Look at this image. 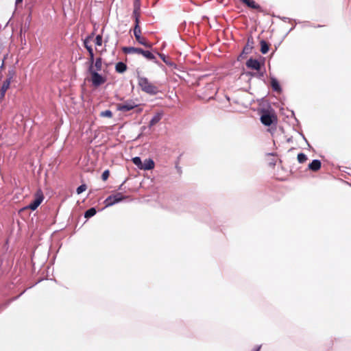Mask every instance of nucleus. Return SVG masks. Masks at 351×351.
Here are the masks:
<instances>
[{
    "label": "nucleus",
    "mask_w": 351,
    "mask_h": 351,
    "mask_svg": "<svg viewBox=\"0 0 351 351\" xmlns=\"http://www.w3.org/2000/svg\"><path fill=\"white\" fill-rule=\"evenodd\" d=\"M123 53H138L143 55L145 58L149 60H153L156 58L155 56L149 51H145L141 48H136L133 47H123L122 48Z\"/></svg>",
    "instance_id": "nucleus-3"
},
{
    "label": "nucleus",
    "mask_w": 351,
    "mask_h": 351,
    "mask_svg": "<svg viewBox=\"0 0 351 351\" xmlns=\"http://www.w3.org/2000/svg\"><path fill=\"white\" fill-rule=\"evenodd\" d=\"M261 346L256 347L253 351H259L261 349Z\"/></svg>",
    "instance_id": "nucleus-31"
},
{
    "label": "nucleus",
    "mask_w": 351,
    "mask_h": 351,
    "mask_svg": "<svg viewBox=\"0 0 351 351\" xmlns=\"http://www.w3.org/2000/svg\"><path fill=\"white\" fill-rule=\"evenodd\" d=\"M95 45L97 46H101L102 45V36L97 35L95 38Z\"/></svg>",
    "instance_id": "nucleus-26"
},
{
    "label": "nucleus",
    "mask_w": 351,
    "mask_h": 351,
    "mask_svg": "<svg viewBox=\"0 0 351 351\" xmlns=\"http://www.w3.org/2000/svg\"><path fill=\"white\" fill-rule=\"evenodd\" d=\"M86 188H87V187H86V184H82V185H80V186H78V187L77 188V190H76L77 193V194H80V193H82V192H84V191H85L86 190Z\"/></svg>",
    "instance_id": "nucleus-25"
},
{
    "label": "nucleus",
    "mask_w": 351,
    "mask_h": 351,
    "mask_svg": "<svg viewBox=\"0 0 351 351\" xmlns=\"http://www.w3.org/2000/svg\"><path fill=\"white\" fill-rule=\"evenodd\" d=\"M122 186H123V184H121L119 186V189H121Z\"/></svg>",
    "instance_id": "nucleus-33"
},
{
    "label": "nucleus",
    "mask_w": 351,
    "mask_h": 351,
    "mask_svg": "<svg viewBox=\"0 0 351 351\" xmlns=\"http://www.w3.org/2000/svg\"><path fill=\"white\" fill-rule=\"evenodd\" d=\"M261 121L263 125L270 126L273 123H276L277 117L274 112L263 110L261 116Z\"/></svg>",
    "instance_id": "nucleus-5"
},
{
    "label": "nucleus",
    "mask_w": 351,
    "mask_h": 351,
    "mask_svg": "<svg viewBox=\"0 0 351 351\" xmlns=\"http://www.w3.org/2000/svg\"><path fill=\"white\" fill-rule=\"evenodd\" d=\"M88 39L89 38H87L84 41V46L87 49L88 52H89V50H93L92 47L88 45Z\"/></svg>",
    "instance_id": "nucleus-28"
},
{
    "label": "nucleus",
    "mask_w": 351,
    "mask_h": 351,
    "mask_svg": "<svg viewBox=\"0 0 351 351\" xmlns=\"http://www.w3.org/2000/svg\"><path fill=\"white\" fill-rule=\"evenodd\" d=\"M242 3L247 5L248 8L262 11L261 7L257 4L254 0H239Z\"/></svg>",
    "instance_id": "nucleus-10"
},
{
    "label": "nucleus",
    "mask_w": 351,
    "mask_h": 351,
    "mask_svg": "<svg viewBox=\"0 0 351 351\" xmlns=\"http://www.w3.org/2000/svg\"><path fill=\"white\" fill-rule=\"evenodd\" d=\"M132 162L133 163L138 167V169H141V167H142V161H141V159L140 157H134L132 158Z\"/></svg>",
    "instance_id": "nucleus-21"
},
{
    "label": "nucleus",
    "mask_w": 351,
    "mask_h": 351,
    "mask_svg": "<svg viewBox=\"0 0 351 351\" xmlns=\"http://www.w3.org/2000/svg\"><path fill=\"white\" fill-rule=\"evenodd\" d=\"M89 71L91 74V82L95 87H98L106 82V78L102 77L96 71H93V66H90Z\"/></svg>",
    "instance_id": "nucleus-6"
},
{
    "label": "nucleus",
    "mask_w": 351,
    "mask_h": 351,
    "mask_svg": "<svg viewBox=\"0 0 351 351\" xmlns=\"http://www.w3.org/2000/svg\"><path fill=\"white\" fill-rule=\"evenodd\" d=\"M22 1H23V0H16V3L19 4V3H21Z\"/></svg>",
    "instance_id": "nucleus-32"
},
{
    "label": "nucleus",
    "mask_w": 351,
    "mask_h": 351,
    "mask_svg": "<svg viewBox=\"0 0 351 351\" xmlns=\"http://www.w3.org/2000/svg\"><path fill=\"white\" fill-rule=\"evenodd\" d=\"M137 82L141 90L149 95H156L160 92L159 88L146 77L138 75Z\"/></svg>",
    "instance_id": "nucleus-1"
},
{
    "label": "nucleus",
    "mask_w": 351,
    "mask_h": 351,
    "mask_svg": "<svg viewBox=\"0 0 351 351\" xmlns=\"http://www.w3.org/2000/svg\"><path fill=\"white\" fill-rule=\"evenodd\" d=\"M139 18L136 17L135 18V26L134 28V35L135 36V38L136 41L140 43L141 45H143V46L147 47V48H152V44L147 41V40L144 37H139V34H141V27L139 26Z\"/></svg>",
    "instance_id": "nucleus-4"
},
{
    "label": "nucleus",
    "mask_w": 351,
    "mask_h": 351,
    "mask_svg": "<svg viewBox=\"0 0 351 351\" xmlns=\"http://www.w3.org/2000/svg\"><path fill=\"white\" fill-rule=\"evenodd\" d=\"M271 86L273 90H274L276 91H280V90H281L280 86L278 82L276 79H271Z\"/></svg>",
    "instance_id": "nucleus-19"
},
{
    "label": "nucleus",
    "mask_w": 351,
    "mask_h": 351,
    "mask_svg": "<svg viewBox=\"0 0 351 351\" xmlns=\"http://www.w3.org/2000/svg\"><path fill=\"white\" fill-rule=\"evenodd\" d=\"M161 119H162V114L157 113L150 120L149 123V127L154 126V125L158 123L160 121Z\"/></svg>",
    "instance_id": "nucleus-16"
},
{
    "label": "nucleus",
    "mask_w": 351,
    "mask_h": 351,
    "mask_svg": "<svg viewBox=\"0 0 351 351\" xmlns=\"http://www.w3.org/2000/svg\"><path fill=\"white\" fill-rule=\"evenodd\" d=\"M10 82H11L10 78L7 79L5 81L3 82V85L1 88V90H0L2 97H4L6 90L9 88L10 85Z\"/></svg>",
    "instance_id": "nucleus-17"
},
{
    "label": "nucleus",
    "mask_w": 351,
    "mask_h": 351,
    "mask_svg": "<svg viewBox=\"0 0 351 351\" xmlns=\"http://www.w3.org/2000/svg\"><path fill=\"white\" fill-rule=\"evenodd\" d=\"M43 199L44 196L43 192L40 190H38L35 194L34 199L32 201L31 204H29L27 208L32 210H35L42 203Z\"/></svg>",
    "instance_id": "nucleus-9"
},
{
    "label": "nucleus",
    "mask_w": 351,
    "mask_h": 351,
    "mask_svg": "<svg viewBox=\"0 0 351 351\" xmlns=\"http://www.w3.org/2000/svg\"><path fill=\"white\" fill-rule=\"evenodd\" d=\"M261 51L262 53L265 54L268 52L269 45L264 40H261Z\"/></svg>",
    "instance_id": "nucleus-18"
},
{
    "label": "nucleus",
    "mask_w": 351,
    "mask_h": 351,
    "mask_svg": "<svg viewBox=\"0 0 351 351\" xmlns=\"http://www.w3.org/2000/svg\"><path fill=\"white\" fill-rule=\"evenodd\" d=\"M115 70L119 73H124L127 70V66L125 63L119 62L116 64Z\"/></svg>",
    "instance_id": "nucleus-15"
},
{
    "label": "nucleus",
    "mask_w": 351,
    "mask_h": 351,
    "mask_svg": "<svg viewBox=\"0 0 351 351\" xmlns=\"http://www.w3.org/2000/svg\"><path fill=\"white\" fill-rule=\"evenodd\" d=\"M122 186H123V184H121L119 186V189H121Z\"/></svg>",
    "instance_id": "nucleus-35"
},
{
    "label": "nucleus",
    "mask_w": 351,
    "mask_h": 351,
    "mask_svg": "<svg viewBox=\"0 0 351 351\" xmlns=\"http://www.w3.org/2000/svg\"><path fill=\"white\" fill-rule=\"evenodd\" d=\"M128 198V196L124 195L121 193H116L115 194L108 196L105 200V204L106 206H110Z\"/></svg>",
    "instance_id": "nucleus-7"
},
{
    "label": "nucleus",
    "mask_w": 351,
    "mask_h": 351,
    "mask_svg": "<svg viewBox=\"0 0 351 351\" xmlns=\"http://www.w3.org/2000/svg\"><path fill=\"white\" fill-rule=\"evenodd\" d=\"M110 176V171L109 170H105L102 175H101V179L104 180V181H106L108 180V177Z\"/></svg>",
    "instance_id": "nucleus-27"
},
{
    "label": "nucleus",
    "mask_w": 351,
    "mask_h": 351,
    "mask_svg": "<svg viewBox=\"0 0 351 351\" xmlns=\"http://www.w3.org/2000/svg\"><path fill=\"white\" fill-rule=\"evenodd\" d=\"M198 92L197 95L200 99L209 101L214 99L217 93V88L214 83H208Z\"/></svg>",
    "instance_id": "nucleus-2"
},
{
    "label": "nucleus",
    "mask_w": 351,
    "mask_h": 351,
    "mask_svg": "<svg viewBox=\"0 0 351 351\" xmlns=\"http://www.w3.org/2000/svg\"><path fill=\"white\" fill-rule=\"evenodd\" d=\"M140 8L138 6L135 5L134 11H133V15L134 16L139 18L140 13H139Z\"/></svg>",
    "instance_id": "nucleus-29"
},
{
    "label": "nucleus",
    "mask_w": 351,
    "mask_h": 351,
    "mask_svg": "<svg viewBox=\"0 0 351 351\" xmlns=\"http://www.w3.org/2000/svg\"><path fill=\"white\" fill-rule=\"evenodd\" d=\"M122 186H123V184H121L119 186V189H121Z\"/></svg>",
    "instance_id": "nucleus-34"
},
{
    "label": "nucleus",
    "mask_w": 351,
    "mask_h": 351,
    "mask_svg": "<svg viewBox=\"0 0 351 351\" xmlns=\"http://www.w3.org/2000/svg\"><path fill=\"white\" fill-rule=\"evenodd\" d=\"M116 106L117 110L125 112L134 109L137 105L132 100H127L123 103L117 104Z\"/></svg>",
    "instance_id": "nucleus-8"
},
{
    "label": "nucleus",
    "mask_w": 351,
    "mask_h": 351,
    "mask_svg": "<svg viewBox=\"0 0 351 351\" xmlns=\"http://www.w3.org/2000/svg\"><path fill=\"white\" fill-rule=\"evenodd\" d=\"M298 160L300 163H304L307 160V156L304 153H300L298 154Z\"/></svg>",
    "instance_id": "nucleus-22"
},
{
    "label": "nucleus",
    "mask_w": 351,
    "mask_h": 351,
    "mask_svg": "<svg viewBox=\"0 0 351 351\" xmlns=\"http://www.w3.org/2000/svg\"><path fill=\"white\" fill-rule=\"evenodd\" d=\"M101 66H102V62L101 58H98L96 59V61L95 62V67L96 69V71H99L101 70Z\"/></svg>",
    "instance_id": "nucleus-23"
},
{
    "label": "nucleus",
    "mask_w": 351,
    "mask_h": 351,
    "mask_svg": "<svg viewBox=\"0 0 351 351\" xmlns=\"http://www.w3.org/2000/svg\"><path fill=\"white\" fill-rule=\"evenodd\" d=\"M246 66L248 68L254 69L256 71H259L261 69L260 62L255 59L250 58L246 62Z\"/></svg>",
    "instance_id": "nucleus-11"
},
{
    "label": "nucleus",
    "mask_w": 351,
    "mask_h": 351,
    "mask_svg": "<svg viewBox=\"0 0 351 351\" xmlns=\"http://www.w3.org/2000/svg\"><path fill=\"white\" fill-rule=\"evenodd\" d=\"M322 167V162L319 160H313L309 165L308 169L314 172H316L320 169Z\"/></svg>",
    "instance_id": "nucleus-14"
},
{
    "label": "nucleus",
    "mask_w": 351,
    "mask_h": 351,
    "mask_svg": "<svg viewBox=\"0 0 351 351\" xmlns=\"http://www.w3.org/2000/svg\"><path fill=\"white\" fill-rule=\"evenodd\" d=\"M254 47L253 38L250 36L247 38V43L243 49V53L245 54L250 53Z\"/></svg>",
    "instance_id": "nucleus-12"
},
{
    "label": "nucleus",
    "mask_w": 351,
    "mask_h": 351,
    "mask_svg": "<svg viewBox=\"0 0 351 351\" xmlns=\"http://www.w3.org/2000/svg\"><path fill=\"white\" fill-rule=\"evenodd\" d=\"M155 164L152 159H145L144 162L142 164L141 169L143 170H151L154 168Z\"/></svg>",
    "instance_id": "nucleus-13"
},
{
    "label": "nucleus",
    "mask_w": 351,
    "mask_h": 351,
    "mask_svg": "<svg viewBox=\"0 0 351 351\" xmlns=\"http://www.w3.org/2000/svg\"><path fill=\"white\" fill-rule=\"evenodd\" d=\"M89 61L90 62V66H93V64L94 62V53L93 50H89Z\"/></svg>",
    "instance_id": "nucleus-30"
},
{
    "label": "nucleus",
    "mask_w": 351,
    "mask_h": 351,
    "mask_svg": "<svg viewBox=\"0 0 351 351\" xmlns=\"http://www.w3.org/2000/svg\"><path fill=\"white\" fill-rule=\"evenodd\" d=\"M96 214V210L95 208H91L85 212L84 217L86 218H90Z\"/></svg>",
    "instance_id": "nucleus-20"
},
{
    "label": "nucleus",
    "mask_w": 351,
    "mask_h": 351,
    "mask_svg": "<svg viewBox=\"0 0 351 351\" xmlns=\"http://www.w3.org/2000/svg\"><path fill=\"white\" fill-rule=\"evenodd\" d=\"M113 116L112 112L110 110H106L100 112V117L112 118Z\"/></svg>",
    "instance_id": "nucleus-24"
}]
</instances>
